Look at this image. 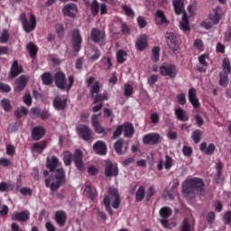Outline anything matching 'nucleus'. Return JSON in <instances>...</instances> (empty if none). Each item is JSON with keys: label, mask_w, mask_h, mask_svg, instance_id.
I'll return each mask as SVG.
<instances>
[{"label": "nucleus", "mask_w": 231, "mask_h": 231, "mask_svg": "<svg viewBox=\"0 0 231 231\" xmlns=\"http://www.w3.org/2000/svg\"><path fill=\"white\" fill-rule=\"evenodd\" d=\"M12 221H28L30 219V211L14 212L11 215Z\"/></svg>", "instance_id": "13"}, {"label": "nucleus", "mask_w": 231, "mask_h": 231, "mask_svg": "<svg viewBox=\"0 0 231 231\" xmlns=\"http://www.w3.org/2000/svg\"><path fill=\"white\" fill-rule=\"evenodd\" d=\"M133 93H134L133 86L131 84H125L124 88L125 97H131V95H133Z\"/></svg>", "instance_id": "48"}, {"label": "nucleus", "mask_w": 231, "mask_h": 231, "mask_svg": "<svg viewBox=\"0 0 231 231\" xmlns=\"http://www.w3.org/2000/svg\"><path fill=\"white\" fill-rule=\"evenodd\" d=\"M216 169H217V180H221V174L223 171V162H217Z\"/></svg>", "instance_id": "55"}, {"label": "nucleus", "mask_w": 231, "mask_h": 231, "mask_svg": "<svg viewBox=\"0 0 231 231\" xmlns=\"http://www.w3.org/2000/svg\"><path fill=\"white\" fill-rule=\"evenodd\" d=\"M0 165L2 167H10V165H12V161L10 159L1 158L0 159Z\"/></svg>", "instance_id": "62"}, {"label": "nucleus", "mask_w": 231, "mask_h": 231, "mask_svg": "<svg viewBox=\"0 0 231 231\" xmlns=\"http://www.w3.org/2000/svg\"><path fill=\"white\" fill-rule=\"evenodd\" d=\"M108 194L105 196L103 203L111 216L113 214L111 202L113 208H118L120 207V195H118V189L113 187L108 188Z\"/></svg>", "instance_id": "2"}, {"label": "nucleus", "mask_w": 231, "mask_h": 231, "mask_svg": "<svg viewBox=\"0 0 231 231\" xmlns=\"http://www.w3.org/2000/svg\"><path fill=\"white\" fill-rule=\"evenodd\" d=\"M67 104H68V100L66 99V97H56L53 100V106L58 111L66 109Z\"/></svg>", "instance_id": "20"}, {"label": "nucleus", "mask_w": 231, "mask_h": 231, "mask_svg": "<svg viewBox=\"0 0 231 231\" xmlns=\"http://www.w3.org/2000/svg\"><path fill=\"white\" fill-rule=\"evenodd\" d=\"M147 35L143 34L137 38V41L135 42V48L139 51H143L145 48H147Z\"/></svg>", "instance_id": "21"}, {"label": "nucleus", "mask_w": 231, "mask_h": 231, "mask_svg": "<svg viewBox=\"0 0 231 231\" xmlns=\"http://www.w3.org/2000/svg\"><path fill=\"white\" fill-rule=\"evenodd\" d=\"M188 97L193 107H199V100L198 99V97H196V88H190Z\"/></svg>", "instance_id": "26"}, {"label": "nucleus", "mask_w": 231, "mask_h": 231, "mask_svg": "<svg viewBox=\"0 0 231 231\" xmlns=\"http://www.w3.org/2000/svg\"><path fill=\"white\" fill-rule=\"evenodd\" d=\"M82 44V37L80 31L75 30L72 32V46L74 51H80V45Z\"/></svg>", "instance_id": "9"}, {"label": "nucleus", "mask_w": 231, "mask_h": 231, "mask_svg": "<svg viewBox=\"0 0 231 231\" xmlns=\"http://www.w3.org/2000/svg\"><path fill=\"white\" fill-rule=\"evenodd\" d=\"M33 190L30 188L23 187L20 189L22 196H32Z\"/></svg>", "instance_id": "59"}, {"label": "nucleus", "mask_w": 231, "mask_h": 231, "mask_svg": "<svg viewBox=\"0 0 231 231\" xmlns=\"http://www.w3.org/2000/svg\"><path fill=\"white\" fill-rule=\"evenodd\" d=\"M151 122L153 123L154 125H156L160 122V115L158 113H152L151 114Z\"/></svg>", "instance_id": "60"}, {"label": "nucleus", "mask_w": 231, "mask_h": 231, "mask_svg": "<svg viewBox=\"0 0 231 231\" xmlns=\"http://www.w3.org/2000/svg\"><path fill=\"white\" fill-rule=\"evenodd\" d=\"M84 195L90 198L91 201H95V198H97V190L92 189L91 186H87L84 189Z\"/></svg>", "instance_id": "35"}, {"label": "nucleus", "mask_w": 231, "mask_h": 231, "mask_svg": "<svg viewBox=\"0 0 231 231\" xmlns=\"http://www.w3.org/2000/svg\"><path fill=\"white\" fill-rule=\"evenodd\" d=\"M98 91H100V82L96 81L90 88L91 96L95 97L98 95Z\"/></svg>", "instance_id": "46"}, {"label": "nucleus", "mask_w": 231, "mask_h": 231, "mask_svg": "<svg viewBox=\"0 0 231 231\" xmlns=\"http://www.w3.org/2000/svg\"><path fill=\"white\" fill-rule=\"evenodd\" d=\"M91 12L94 15H97L100 12V5L97 0H94L91 4Z\"/></svg>", "instance_id": "50"}, {"label": "nucleus", "mask_w": 231, "mask_h": 231, "mask_svg": "<svg viewBox=\"0 0 231 231\" xmlns=\"http://www.w3.org/2000/svg\"><path fill=\"white\" fill-rule=\"evenodd\" d=\"M63 14L67 15V17H75L79 9H77V5L75 4H68L62 9Z\"/></svg>", "instance_id": "15"}, {"label": "nucleus", "mask_w": 231, "mask_h": 231, "mask_svg": "<svg viewBox=\"0 0 231 231\" xmlns=\"http://www.w3.org/2000/svg\"><path fill=\"white\" fill-rule=\"evenodd\" d=\"M180 231H194V229L191 228L190 224H189V220H187V218L183 220L180 226Z\"/></svg>", "instance_id": "51"}, {"label": "nucleus", "mask_w": 231, "mask_h": 231, "mask_svg": "<svg viewBox=\"0 0 231 231\" xmlns=\"http://www.w3.org/2000/svg\"><path fill=\"white\" fill-rule=\"evenodd\" d=\"M209 19L214 23V24H217V23H219V19H221V16L219 15V7L213 9L209 14Z\"/></svg>", "instance_id": "34"}, {"label": "nucleus", "mask_w": 231, "mask_h": 231, "mask_svg": "<svg viewBox=\"0 0 231 231\" xmlns=\"http://www.w3.org/2000/svg\"><path fill=\"white\" fill-rule=\"evenodd\" d=\"M8 39H10V34L8 33V31L4 30L2 34L0 35V42L5 44V42H8Z\"/></svg>", "instance_id": "56"}, {"label": "nucleus", "mask_w": 231, "mask_h": 231, "mask_svg": "<svg viewBox=\"0 0 231 231\" xmlns=\"http://www.w3.org/2000/svg\"><path fill=\"white\" fill-rule=\"evenodd\" d=\"M116 152L117 154H124V141L123 139H119L117 142L115 143L114 145Z\"/></svg>", "instance_id": "40"}, {"label": "nucleus", "mask_w": 231, "mask_h": 231, "mask_svg": "<svg viewBox=\"0 0 231 231\" xmlns=\"http://www.w3.org/2000/svg\"><path fill=\"white\" fill-rule=\"evenodd\" d=\"M27 50L31 55V57H35V55H37V45L33 44V43H29L27 44Z\"/></svg>", "instance_id": "47"}, {"label": "nucleus", "mask_w": 231, "mask_h": 231, "mask_svg": "<svg viewBox=\"0 0 231 231\" xmlns=\"http://www.w3.org/2000/svg\"><path fill=\"white\" fill-rule=\"evenodd\" d=\"M123 10L124 12L129 16V17H134V11H133V9H131V7L127 6V5H124L123 6Z\"/></svg>", "instance_id": "61"}, {"label": "nucleus", "mask_w": 231, "mask_h": 231, "mask_svg": "<svg viewBox=\"0 0 231 231\" xmlns=\"http://www.w3.org/2000/svg\"><path fill=\"white\" fill-rule=\"evenodd\" d=\"M223 220H224V223L226 225H230V223H231V211H228L224 215Z\"/></svg>", "instance_id": "64"}, {"label": "nucleus", "mask_w": 231, "mask_h": 231, "mask_svg": "<svg viewBox=\"0 0 231 231\" xmlns=\"http://www.w3.org/2000/svg\"><path fill=\"white\" fill-rule=\"evenodd\" d=\"M175 115L178 120H180L181 122L189 121V115H187V112H185L181 107L175 109Z\"/></svg>", "instance_id": "33"}, {"label": "nucleus", "mask_w": 231, "mask_h": 231, "mask_svg": "<svg viewBox=\"0 0 231 231\" xmlns=\"http://www.w3.org/2000/svg\"><path fill=\"white\" fill-rule=\"evenodd\" d=\"M60 162H59V159L55 156H52L51 158H47V167L50 169L51 172H55V169L57 167H60Z\"/></svg>", "instance_id": "25"}, {"label": "nucleus", "mask_w": 231, "mask_h": 231, "mask_svg": "<svg viewBox=\"0 0 231 231\" xmlns=\"http://www.w3.org/2000/svg\"><path fill=\"white\" fill-rule=\"evenodd\" d=\"M78 134L80 136V138H83L86 142H89L92 138L93 132L88 125H79L77 127Z\"/></svg>", "instance_id": "7"}, {"label": "nucleus", "mask_w": 231, "mask_h": 231, "mask_svg": "<svg viewBox=\"0 0 231 231\" xmlns=\"http://www.w3.org/2000/svg\"><path fill=\"white\" fill-rule=\"evenodd\" d=\"M172 158L169 155L165 156V162H164V167L166 169V171H171V167H172Z\"/></svg>", "instance_id": "54"}, {"label": "nucleus", "mask_w": 231, "mask_h": 231, "mask_svg": "<svg viewBox=\"0 0 231 231\" xmlns=\"http://www.w3.org/2000/svg\"><path fill=\"white\" fill-rule=\"evenodd\" d=\"M44 134H46V130L42 126H36L32 131V140H41Z\"/></svg>", "instance_id": "24"}, {"label": "nucleus", "mask_w": 231, "mask_h": 231, "mask_svg": "<svg viewBox=\"0 0 231 231\" xmlns=\"http://www.w3.org/2000/svg\"><path fill=\"white\" fill-rule=\"evenodd\" d=\"M116 59L119 64H124V61L127 59V52H125V51H118L116 52Z\"/></svg>", "instance_id": "41"}, {"label": "nucleus", "mask_w": 231, "mask_h": 231, "mask_svg": "<svg viewBox=\"0 0 231 231\" xmlns=\"http://www.w3.org/2000/svg\"><path fill=\"white\" fill-rule=\"evenodd\" d=\"M90 37L93 42H100V41H104V39H106V32L94 28L91 31Z\"/></svg>", "instance_id": "14"}, {"label": "nucleus", "mask_w": 231, "mask_h": 231, "mask_svg": "<svg viewBox=\"0 0 231 231\" xmlns=\"http://www.w3.org/2000/svg\"><path fill=\"white\" fill-rule=\"evenodd\" d=\"M73 161V154L70 153L69 151H66L63 152V162L66 166L71 165V162Z\"/></svg>", "instance_id": "37"}, {"label": "nucleus", "mask_w": 231, "mask_h": 231, "mask_svg": "<svg viewBox=\"0 0 231 231\" xmlns=\"http://www.w3.org/2000/svg\"><path fill=\"white\" fill-rule=\"evenodd\" d=\"M46 149V142L42 141L39 143H35L32 148V152H36V154H42V151Z\"/></svg>", "instance_id": "32"}, {"label": "nucleus", "mask_w": 231, "mask_h": 231, "mask_svg": "<svg viewBox=\"0 0 231 231\" xmlns=\"http://www.w3.org/2000/svg\"><path fill=\"white\" fill-rule=\"evenodd\" d=\"M122 127L124 136H125L126 138H129V136H133V134H134V127L133 126V124L126 123L125 125H122Z\"/></svg>", "instance_id": "29"}, {"label": "nucleus", "mask_w": 231, "mask_h": 231, "mask_svg": "<svg viewBox=\"0 0 231 231\" xmlns=\"http://www.w3.org/2000/svg\"><path fill=\"white\" fill-rule=\"evenodd\" d=\"M203 196L205 194V182L200 178L186 180L182 183V195L184 198H194V196Z\"/></svg>", "instance_id": "1"}, {"label": "nucleus", "mask_w": 231, "mask_h": 231, "mask_svg": "<svg viewBox=\"0 0 231 231\" xmlns=\"http://www.w3.org/2000/svg\"><path fill=\"white\" fill-rule=\"evenodd\" d=\"M143 198H145V187L140 186L135 193V201H143Z\"/></svg>", "instance_id": "36"}, {"label": "nucleus", "mask_w": 231, "mask_h": 231, "mask_svg": "<svg viewBox=\"0 0 231 231\" xmlns=\"http://www.w3.org/2000/svg\"><path fill=\"white\" fill-rule=\"evenodd\" d=\"M93 150L96 154H99L100 156H104L107 152V145L103 141H97L93 145Z\"/></svg>", "instance_id": "12"}, {"label": "nucleus", "mask_w": 231, "mask_h": 231, "mask_svg": "<svg viewBox=\"0 0 231 231\" xmlns=\"http://www.w3.org/2000/svg\"><path fill=\"white\" fill-rule=\"evenodd\" d=\"M201 134H203V132L200 130H195L192 133L191 137L195 143H199V142H201Z\"/></svg>", "instance_id": "42"}, {"label": "nucleus", "mask_w": 231, "mask_h": 231, "mask_svg": "<svg viewBox=\"0 0 231 231\" xmlns=\"http://www.w3.org/2000/svg\"><path fill=\"white\" fill-rule=\"evenodd\" d=\"M152 60H153V62H158L160 60V48L159 47H154L152 50Z\"/></svg>", "instance_id": "44"}, {"label": "nucleus", "mask_w": 231, "mask_h": 231, "mask_svg": "<svg viewBox=\"0 0 231 231\" xmlns=\"http://www.w3.org/2000/svg\"><path fill=\"white\" fill-rule=\"evenodd\" d=\"M174 12L177 15H181V14H185V4L183 0H173L172 1Z\"/></svg>", "instance_id": "23"}, {"label": "nucleus", "mask_w": 231, "mask_h": 231, "mask_svg": "<svg viewBox=\"0 0 231 231\" xmlns=\"http://www.w3.org/2000/svg\"><path fill=\"white\" fill-rule=\"evenodd\" d=\"M180 28L182 32H190V24L189 23V17L183 14L182 20L180 22Z\"/></svg>", "instance_id": "31"}, {"label": "nucleus", "mask_w": 231, "mask_h": 231, "mask_svg": "<svg viewBox=\"0 0 231 231\" xmlns=\"http://www.w3.org/2000/svg\"><path fill=\"white\" fill-rule=\"evenodd\" d=\"M166 42L172 51H176L178 50V43H176V35L173 32H166Z\"/></svg>", "instance_id": "16"}, {"label": "nucleus", "mask_w": 231, "mask_h": 231, "mask_svg": "<svg viewBox=\"0 0 231 231\" xmlns=\"http://www.w3.org/2000/svg\"><path fill=\"white\" fill-rule=\"evenodd\" d=\"M23 72V67L19 65L17 60H14L11 66L9 79H15L18 75H21Z\"/></svg>", "instance_id": "18"}, {"label": "nucleus", "mask_w": 231, "mask_h": 231, "mask_svg": "<svg viewBox=\"0 0 231 231\" xmlns=\"http://www.w3.org/2000/svg\"><path fill=\"white\" fill-rule=\"evenodd\" d=\"M159 71L162 77H168L169 79H176L178 75V68L174 64L163 63Z\"/></svg>", "instance_id": "5"}, {"label": "nucleus", "mask_w": 231, "mask_h": 231, "mask_svg": "<svg viewBox=\"0 0 231 231\" xmlns=\"http://www.w3.org/2000/svg\"><path fill=\"white\" fill-rule=\"evenodd\" d=\"M228 74L223 75V73H220V80L219 84L223 88H226L228 86V78L226 77Z\"/></svg>", "instance_id": "53"}, {"label": "nucleus", "mask_w": 231, "mask_h": 231, "mask_svg": "<svg viewBox=\"0 0 231 231\" xmlns=\"http://www.w3.org/2000/svg\"><path fill=\"white\" fill-rule=\"evenodd\" d=\"M91 52L94 54L89 57V60H98L100 58V50H98L97 47H94L92 48Z\"/></svg>", "instance_id": "45"}, {"label": "nucleus", "mask_w": 231, "mask_h": 231, "mask_svg": "<svg viewBox=\"0 0 231 231\" xmlns=\"http://www.w3.org/2000/svg\"><path fill=\"white\" fill-rule=\"evenodd\" d=\"M177 100L180 106H185V104H187V97L183 93L177 96Z\"/></svg>", "instance_id": "57"}, {"label": "nucleus", "mask_w": 231, "mask_h": 231, "mask_svg": "<svg viewBox=\"0 0 231 231\" xmlns=\"http://www.w3.org/2000/svg\"><path fill=\"white\" fill-rule=\"evenodd\" d=\"M105 176H106V178L118 176V167H116V165L113 164L111 162H106L105 167Z\"/></svg>", "instance_id": "11"}, {"label": "nucleus", "mask_w": 231, "mask_h": 231, "mask_svg": "<svg viewBox=\"0 0 231 231\" xmlns=\"http://www.w3.org/2000/svg\"><path fill=\"white\" fill-rule=\"evenodd\" d=\"M172 214V210L169 208H162L160 210V216L162 219L160 220V223L164 228H169V222L167 221V217H170Z\"/></svg>", "instance_id": "10"}, {"label": "nucleus", "mask_w": 231, "mask_h": 231, "mask_svg": "<svg viewBox=\"0 0 231 231\" xmlns=\"http://www.w3.org/2000/svg\"><path fill=\"white\" fill-rule=\"evenodd\" d=\"M94 98V104H97V102H102L103 100H107V96L106 94H96L93 96Z\"/></svg>", "instance_id": "52"}, {"label": "nucleus", "mask_w": 231, "mask_h": 231, "mask_svg": "<svg viewBox=\"0 0 231 231\" xmlns=\"http://www.w3.org/2000/svg\"><path fill=\"white\" fill-rule=\"evenodd\" d=\"M16 91H23L28 84V78L26 76H21L15 80Z\"/></svg>", "instance_id": "28"}, {"label": "nucleus", "mask_w": 231, "mask_h": 231, "mask_svg": "<svg viewBox=\"0 0 231 231\" xmlns=\"http://www.w3.org/2000/svg\"><path fill=\"white\" fill-rule=\"evenodd\" d=\"M82 159V151L76 150L74 154V163L78 171H84V162Z\"/></svg>", "instance_id": "17"}, {"label": "nucleus", "mask_w": 231, "mask_h": 231, "mask_svg": "<svg viewBox=\"0 0 231 231\" xmlns=\"http://www.w3.org/2000/svg\"><path fill=\"white\" fill-rule=\"evenodd\" d=\"M65 178L64 169L58 168L55 171L54 177L45 180V185L52 191L57 190V189H59V187L64 183Z\"/></svg>", "instance_id": "3"}, {"label": "nucleus", "mask_w": 231, "mask_h": 231, "mask_svg": "<svg viewBox=\"0 0 231 231\" xmlns=\"http://www.w3.org/2000/svg\"><path fill=\"white\" fill-rule=\"evenodd\" d=\"M68 219V215L66 212L60 210L55 214V220L59 226H64L66 225V221Z\"/></svg>", "instance_id": "22"}, {"label": "nucleus", "mask_w": 231, "mask_h": 231, "mask_svg": "<svg viewBox=\"0 0 231 231\" xmlns=\"http://www.w3.org/2000/svg\"><path fill=\"white\" fill-rule=\"evenodd\" d=\"M155 21L156 24H167L169 21H167V17L165 16V13L162 10H158L155 14Z\"/></svg>", "instance_id": "30"}, {"label": "nucleus", "mask_w": 231, "mask_h": 231, "mask_svg": "<svg viewBox=\"0 0 231 231\" xmlns=\"http://www.w3.org/2000/svg\"><path fill=\"white\" fill-rule=\"evenodd\" d=\"M20 20L26 33H30V32H33V30H35V26H37V20L35 19V15L31 14L30 21H28L26 18V14L23 13L20 14Z\"/></svg>", "instance_id": "6"}, {"label": "nucleus", "mask_w": 231, "mask_h": 231, "mask_svg": "<svg viewBox=\"0 0 231 231\" xmlns=\"http://www.w3.org/2000/svg\"><path fill=\"white\" fill-rule=\"evenodd\" d=\"M54 81L60 89H66L67 91H69L71 89V87L73 86V82H75V79H73V76L69 77V84H66V75L63 74L62 71L56 72L54 77Z\"/></svg>", "instance_id": "4"}, {"label": "nucleus", "mask_w": 231, "mask_h": 231, "mask_svg": "<svg viewBox=\"0 0 231 231\" xmlns=\"http://www.w3.org/2000/svg\"><path fill=\"white\" fill-rule=\"evenodd\" d=\"M154 192H156V189H154V186H150L149 189L146 191V199L149 201L152 196H154Z\"/></svg>", "instance_id": "58"}, {"label": "nucleus", "mask_w": 231, "mask_h": 231, "mask_svg": "<svg viewBox=\"0 0 231 231\" xmlns=\"http://www.w3.org/2000/svg\"><path fill=\"white\" fill-rule=\"evenodd\" d=\"M162 137L158 133H151L143 136V143L148 145H156L160 143Z\"/></svg>", "instance_id": "8"}, {"label": "nucleus", "mask_w": 231, "mask_h": 231, "mask_svg": "<svg viewBox=\"0 0 231 231\" xmlns=\"http://www.w3.org/2000/svg\"><path fill=\"white\" fill-rule=\"evenodd\" d=\"M102 116V113H99L97 115H94L92 116V125L95 129V131L97 133V134H103L105 133L106 129L100 125V123H98V118Z\"/></svg>", "instance_id": "19"}, {"label": "nucleus", "mask_w": 231, "mask_h": 231, "mask_svg": "<svg viewBox=\"0 0 231 231\" xmlns=\"http://www.w3.org/2000/svg\"><path fill=\"white\" fill-rule=\"evenodd\" d=\"M26 115H28V109L24 106L17 108L14 111V116H16V118H23V116H26Z\"/></svg>", "instance_id": "38"}, {"label": "nucleus", "mask_w": 231, "mask_h": 231, "mask_svg": "<svg viewBox=\"0 0 231 231\" xmlns=\"http://www.w3.org/2000/svg\"><path fill=\"white\" fill-rule=\"evenodd\" d=\"M137 23L140 28H145L147 26V21H145V18H143V16H139L137 18Z\"/></svg>", "instance_id": "63"}, {"label": "nucleus", "mask_w": 231, "mask_h": 231, "mask_svg": "<svg viewBox=\"0 0 231 231\" xmlns=\"http://www.w3.org/2000/svg\"><path fill=\"white\" fill-rule=\"evenodd\" d=\"M200 151L204 152V154H214V151H216V145L214 143H209L207 145V143H202L200 144Z\"/></svg>", "instance_id": "27"}, {"label": "nucleus", "mask_w": 231, "mask_h": 231, "mask_svg": "<svg viewBox=\"0 0 231 231\" xmlns=\"http://www.w3.org/2000/svg\"><path fill=\"white\" fill-rule=\"evenodd\" d=\"M222 67H223L225 75H228V73H230L231 71L230 60L226 58L224 59Z\"/></svg>", "instance_id": "43"}, {"label": "nucleus", "mask_w": 231, "mask_h": 231, "mask_svg": "<svg viewBox=\"0 0 231 231\" xmlns=\"http://www.w3.org/2000/svg\"><path fill=\"white\" fill-rule=\"evenodd\" d=\"M1 104L5 111L7 113L12 111V104L10 103V99H3Z\"/></svg>", "instance_id": "49"}, {"label": "nucleus", "mask_w": 231, "mask_h": 231, "mask_svg": "<svg viewBox=\"0 0 231 231\" xmlns=\"http://www.w3.org/2000/svg\"><path fill=\"white\" fill-rule=\"evenodd\" d=\"M42 80L45 86H50V84L53 82V78L51 77V74L45 72L42 75Z\"/></svg>", "instance_id": "39"}]
</instances>
